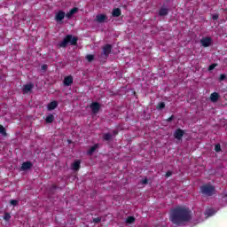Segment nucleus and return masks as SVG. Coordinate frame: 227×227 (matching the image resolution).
<instances>
[{
  "mask_svg": "<svg viewBox=\"0 0 227 227\" xmlns=\"http://www.w3.org/2000/svg\"><path fill=\"white\" fill-rule=\"evenodd\" d=\"M42 70H47V65H43L42 66Z\"/></svg>",
  "mask_w": 227,
  "mask_h": 227,
  "instance_id": "f704fd0d",
  "label": "nucleus"
},
{
  "mask_svg": "<svg viewBox=\"0 0 227 227\" xmlns=\"http://www.w3.org/2000/svg\"><path fill=\"white\" fill-rule=\"evenodd\" d=\"M111 49H113L111 44H106L104 46L103 54H104L105 58H107V56H109V54H111Z\"/></svg>",
  "mask_w": 227,
  "mask_h": 227,
  "instance_id": "423d86ee",
  "label": "nucleus"
},
{
  "mask_svg": "<svg viewBox=\"0 0 227 227\" xmlns=\"http://www.w3.org/2000/svg\"><path fill=\"white\" fill-rule=\"evenodd\" d=\"M0 134H2V136H6V130L4 129V127L0 125Z\"/></svg>",
  "mask_w": 227,
  "mask_h": 227,
  "instance_id": "5701e85b",
  "label": "nucleus"
},
{
  "mask_svg": "<svg viewBox=\"0 0 227 227\" xmlns=\"http://www.w3.org/2000/svg\"><path fill=\"white\" fill-rule=\"evenodd\" d=\"M90 107L93 114H97V113L100 111V104L98 102H93L92 104H90Z\"/></svg>",
  "mask_w": 227,
  "mask_h": 227,
  "instance_id": "20e7f679",
  "label": "nucleus"
},
{
  "mask_svg": "<svg viewBox=\"0 0 227 227\" xmlns=\"http://www.w3.org/2000/svg\"><path fill=\"white\" fill-rule=\"evenodd\" d=\"M34 85L33 84H27L23 86V93H29L33 90Z\"/></svg>",
  "mask_w": 227,
  "mask_h": 227,
  "instance_id": "f8f14e48",
  "label": "nucleus"
},
{
  "mask_svg": "<svg viewBox=\"0 0 227 227\" xmlns=\"http://www.w3.org/2000/svg\"><path fill=\"white\" fill-rule=\"evenodd\" d=\"M111 137H112L111 134H109V133H106L104 135L105 141H109L111 139Z\"/></svg>",
  "mask_w": 227,
  "mask_h": 227,
  "instance_id": "b1692460",
  "label": "nucleus"
},
{
  "mask_svg": "<svg viewBox=\"0 0 227 227\" xmlns=\"http://www.w3.org/2000/svg\"><path fill=\"white\" fill-rule=\"evenodd\" d=\"M134 221H136V218L134 216H129L127 219H126V223L128 224H132V223H134Z\"/></svg>",
  "mask_w": 227,
  "mask_h": 227,
  "instance_id": "4be33fe9",
  "label": "nucleus"
},
{
  "mask_svg": "<svg viewBox=\"0 0 227 227\" xmlns=\"http://www.w3.org/2000/svg\"><path fill=\"white\" fill-rule=\"evenodd\" d=\"M169 219L176 226H182L184 223L191 221V211L185 207H177L170 211Z\"/></svg>",
  "mask_w": 227,
  "mask_h": 227,
  "instance_id": "f257e3e1",
  "label": "nucleus"
},
{
  "mask_svg": "<svg viewBox=\"0 0 227 227\" xmlns=\"http://www.w3.org/2000/svg\"><path fill=\"white\" fill-rule=\"evenodd\" d=\"M200 192L204 196H213L215 192V188L211 184H204L200 187Z\"/></svg>",
  "mask_w": 227,
  "mask_h": 227,
  "instance_id": "f03ea898",
  "label": "nucleus"
},
{
  "mask_svg": "<svg viewBox=\"0 0 227 227\" xmlns=\"http://www.w3.org/2000/svg\"><path fill=\"white\" fill-rule=\"evenodd\" d=\"M215 214V211H214V209H207L206 211L207 217H210V216L214 215Z\"/></svg>",
  "mask_w": 227,
  "mask_h": 227,
  "instance_id": "412c9836",
  "label": "nucleus"
},
{
  "mask_svg": "<svg viewBox=\"0 0 227 227\" xmlns=\"http://www.w3.org/2000/svg\"><path fill=\"white\" fill-rule=\"evenodd\" d=\"M168 8L163 7L160 10L159 13H160V17H165V15H168Z\"/></svg>",
  "mask_w": 227,
  "mask_h": 227,
  "instance_id": "f3484780",
  "label": "nucleus"
},
{
  "mask_svg": "<svg viewBox=\"0 0 227 227\" xmlns=\"http://www.w3.org/2000/svg\"><path fill=\"white\" fill-rule=\"evenodd\" d=\"M79 12V9L77 7H74L71 9L67 14L66 17L67 19H72V17L74 15V13H77Z\"/></svg>",
  "mask_w": 227,
  "mask_h": 227,
  "instance_id": "0eeeda50",
  "label": "nucleus"
},
{
  "mask_svg": "<svg viewBox=\"0 0 227 227\" xmlns=\"http://www.w3.org/2000/svg\"><path fill=\"white\" fill-rule=\"evenodd\" d=\"M74 82V78L72 76H67L64 78L65 86H70Z\"/></svg>",
  "mask_w": 227,
  "mask_h": 227,
  "instance_id": "1a4fd4ad",
  "label": "nucleus"
},
{
  "mask_svg": "<svg viewBox=\"0 0 227 227\" xmlns=\"http://www.w3.org/2000/svg\"><path fill=\"white\" fill-rule=\"evenodd\" d=\"M121 15V11L119 8H116L113 12V17H120Z\"/></svg>",
  "mask_w": 227,
  "mask_h": 227,
  "instance_id": "a211bd4d",
  "label": "nucleus"
},
{
  "mask_svg": "<svg viewBox=\"0 0 227 227\" xmlns=\"http://www.w3.org/2000/svg\"><path fill=\"white\" fill-rule=\"evenodd\" d=\"M166 176H171V172H168V173L166 174Z\"/></svg>",
  "mask_w": 227,
  "mask_h": 227,
  "instance_id": "c9c22d12",
  "label": "nucleus"
},
{
  "mask_svg": "<svg viewBox=\"0 0 227 227\" xmlns=\"http://www.w3.org/2000/svg\"><path fill=\"white\" fill-rule=\"evenodd\" d=\"M164 107H166V104H164V102H161L158 104L157 109H164Z\"/></svg>",
  "mask_w": 227,
  "mask_h": 227,
  "instance_id": "393cba45",
  "label": "nucleus"
},
{
  "mask_svg": "<svg viewBox=\"0 0 227 227\" xmlns=\"http://www.w3.org/2000/svg\"><path fill=\"white\" fill-rule=\"evenodd\" d=\"M4 221H10V219H12V216L10 215V214L6 213L4 216Z\"/></svg>",
  "mask_w": 227,
  "mask_h": 227,
  "instance_id": "a878e982",
  "label": "nucleus"
},
{
  "mask_svg": "<svg viewBox=\"0 0 227 227\" xmlns=\"http://www.w3.org/2000/svg\"><path fill=\"white\" fill-rule=\"evenodd\" d=\"M96 19L98 22L102 23L106 21V17L105 14H99L96 17Z\"/></svg>",
  "mask_w": 227,
  "mask_h": 227,
  "instance_id": "2eb2a0df",
  "label": "nucleus"
},
{
  "mask_svg": "<svg viewBox=\"0 0 227 227\" xmlns=\"http://www.w3.org/2000/svg\"><path fill=\"white\" fill-rule=\"evenodd\" d=\"M58 107V102L52 101L48 105V111H52Z\"/></svg>",
  "mask_w": 227,
  "mask_h": 227,
  "instance_id": "4468645a",
  "label": "nucleus"
},
{
  "mask_svg": "<svg viewBox=\"0 0 227 227\" xmlns=\"http://www.w3.org/2000/svg\"><path fill=\"white\" fill-rule=\"evenodd\" d=\"M219 19V15L214 14L213 15V20H217Z\"/></svg>",
  "mask_w": 227,
  "mask_h": 227,
  "instance_id": "473e14b6",
  "label": "nucleus"
},
{
  "mask_svg": "<svg viewBox=\"0 0 227 227\" xmlns=\"http://www.w3.org/2000/svg\"><path fill=\"white\" fill-rule=\"evenodd\" d=\"M200 43L202 47H210V45H212V38L204 37L200 40Z\"/></svg>",
  "mask_w": 227,
  "mask_h": 227,
  "instance_id": "39448f33",
  "label": "nucleus"
},
{
  "mask_svg": "<svg viewBox=\"0 0 227 227\" xmlns=\"http://www.w3.org/2000/svg\"><path fill=\"white\" fill-rule=\"evenodd\" d=\"M217 67V64H212V65H210L209 66V67H208V70H214V68H215Z\"/></svg>",
  "mask_w": 227,
  "mask_h": 227,
  "instance_id": "c85d7f7f",
  "label": "nucleus"
},
{
  "mask_svg": "<svg viewBox=\"0 0 227 227\" xmlns=\"http://www.w3.org/2000/svg\"><path fill=\"white\" fill-rule=\"evenodd\" d=\"M174 136L176 139H182V137H184V130L182 129L176 130Z\"/></svg>",
  "mask_w": 227,
  "mask_h": 227,
  "instance_id": "9b49d317",
  "label": "nucleus"
},
{
  "mask_svg": "<svg viewBox=\"0 0 227 227\" xmlns=\"http://www.w3.org/2000/svg\"><path fill=\"white\" fill-rule=\"evenodd\" d=\"M215 152H221V145H216L215 146Z\"/></svg>",
  "mask_w": 227,
  "mask_h": 227,
  "instance_id": "c756f323",
  "label": "nucleus"
},
{
  "mask_svg": "<svg viewBox=\"0 0 227 227\" xmlns=\"http://www.w3.org/2000/svg\"><path fill=\"white\" fill-rule=\"evenodd\" d=\"M171 120H173V116H171L170 118L168 119V121H171Z\"/></svg>",
  "mask_w": 227,
  "mask_h": 227,
  "instance_id": "e433bc0d",
  "label": "nucleus"
},
{
  "mask_svg": "<svg viewBox=\"0 0 227 227\" xmlns=\"http://www.w3.org/2000/svg\"><path fill=\"white\" fill-rule=\"evenodd\" d=\"M52 121H54V115L49 114L46 117V123H52Z\"/></svg>",
  "mask_w": 227,
  "mask_h": 227,
  "instance_id": "aec40b11",
  "label": "nucleus"
},
{
  "mask_svg": "<svg viewBox=\"0 0 227 227\" xmlns=\"http://www.w3.org/2000/svg\"><path fill=\"white\" fill-rule=\"evenodd\" d=\"M97 148H98V145H95L91 146L90 148V150L88 151V154L92 155L93 153L97 150Z\"/></svg>",
  "mask_w": 227,
  "mask_h": 227,
  "instance_id": "6ab92c4d",
  "label": "nucleus"
},
{
  "mask_svg": "<svg viewBox=\"0 0 227 227\" xmlns=\"http://www.w3.org/2000/svg\"><path fill=\"white\" fill-rule=\"evenodd\" d=\"M63 19H65V12L59 11L57 14H56V20L58 22H60V20H63Z\"/></svg>",
  "mask_w": 227,
  "mask_h": 227,
  "instance_id": "9d476101",
  "label": "nucleus"
},
{
  "mask_svg": "<svg viewBox=\"0 0 227 227\" xmlns=\"http://www.w3.org/2000/svg\"><path fill=\"white\" fill-rule=\"evenodd\" d=\"M32 167H33V164L31 163V161H27L21 165V170L27 171V169H31Z\"/></svg>",
  "mask_w": 227,
  "mask_h": 227,
  "instance_id": "6e6552de",
  "label": "nucleus"
},
{
  "mask_svg": "<svg viewBox=\"0 0 227 227\" xmlns=\"http://www.w3.org/2000/svg\"><path fill=\"white\" fill-rule=\"evenodd\" d=\"M210 100L211 102H216L217 100H219V93L217 92H214L210 95Z\"/></svg>",
  "mask_w": 227,
  "mask_h": 227,
  "instance_id": "ddd939ff",
  "label": "nucleus"
},
{
  "mask_svg": "<svg viewBox=\"0 0 227 227\" xmlns=\"http://www.w3.org/2000/svg\"><path fill=\"white\" fill-rule=\"evenodd\" d=\"M142 184H144V185H146V184H148V179H146V178H145V179H142Z\"/></svg>",
  "mask_w": 227,
  "mask_h": 227,
  "instance_id": "2f4dec72",
  "label": "nucleus"
},
{
  "mask_svg": "<svg viewBox=\"0 0 227 227\" xmlns=\"http://www.w3.org/2000/svg\"><path fill=\"white\" fill-rule=\"evenodd\" d=\"M68 43H70V45H75V43H77V38L68 35L59 43V47H67V45H68Z\"/></svg>",
  "mask_w": 227,
  "mask_h": 227,
  "instance_id": "7ed1b4c3",
  "label": "nucleus"
},
{
  "mask_svg": "<svg viewBox=\"0 0 227 227\" xmlns=\"http://www.w3.org/2000/svg\"><path fill=\"white\" fill-rule=\"evenodd\" d=\"M10 203H11L13 207H16V205H19V200H12L10 201Z\"/></svg>",
  "mask_w": 227,
  "mask_h": 227,
  "instance_id": "cd10ccee",
  "label": "nucleus"
},
{
  "mask_svg": "<svg viewBox=\"0 0 227 227\" xmlns=\"http://www.w3.org/2000/svg\"><path fill=\"white\" fill-rule=\"evenodd\" d=\"M94 223H100L101 219L100 217H97L93 219Z\"/></svg>",
  "mask_w": 227,
  "mask_h": 227,
  "instance_id": "72a5a7b5",
  "label": "nucleus"
},
{
  "mask_svg": "<svg viewBox=\"0 0 227 227\" xmlns=\"http://www.w3.org/2000/svg\"><path fill=\"white\" fill-rule=\"evenodd\" d=\"M224 79H226V74H221L219 80L224 81Z\"/></svg>",
  "mask_w": 227,
  "mask_h": 227,
  "instance_id": "7c9ffc66",
  "label": "nucleus"
},
{
  "mask_svg": "<svg viewBox=\"0 0 227 227\" xmlns=\"http://www.w3.org/2000/svg\"><path fill=\"white\" fill-rule=\"evenodd\" d=\"M81 168V161L76 160L73 163L72 168L74 169V171H77Z\"/></svg>",
  "mask_w": 227,
  "mask_h": 227,
  "instance_id": "dca6fc26",
  "label": "nucleus"
},
{
  "mask_svg": "<svg viewBox=\"0 0 227 227\" xmlns=\"http://www.w3.org/2000/svg\"><path fill=\"white\" fill-rule=\"evenodd\" d=\"M95 57H93V55H87L86 56V59L89 60V62L93 61Z\"/></svg>",
  "mask_w": 227,
  "mask_h": 227,
  "instance_id": "bb28decb",
  "label": "nucleus"
}]
</instances>
